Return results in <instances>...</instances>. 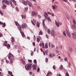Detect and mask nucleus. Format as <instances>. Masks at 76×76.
I'll list each match as a JSON object with an SVG mask.
<instances>
[{"label":"nucleus","mask_w":76,"mask_h":76,"mask_svg":"<svg viewBox=\"0 0 76 76\" xmlns=\"http://www.w3.org/2000/svg\"><path fill=\"white\" fill-rule=\"evenodd\" d=\"M32 64L31 63H28L25 66V69L27 70H30L32 68Z\"/></svg>","instance_id":"1"},{"label":"nucleus","mask_w":76,"mask_h":76,"mask_svg":"<svg viewBox=\"0 0 76 76\" xmlns=\"http://www.w3.org/2000/svg\"><path fill=\"white\" fill-rule=\"evenodd\" d=\"M11 57L13 58V59H14V56L12 55V54H11L10 53H9V56H8V58L9 59V60H10V58Z\"/></svg>","instance_id":"2"},{"label":"nucleus","mask_w":76,"mask_h":76,"mask_svg":"<svg viewBox=\"0 0 76 76\" xmlns=\"http://www.w3.org/2000/svg\"><path fill=\"white\" fill-rule=\"evenodd\" d=\"M44 16H45V18L47 19L49 22H51V19L50 17H48V16H47L45 15H44Z\"/></svg>","instance_id":"3"},{"label":"nucleus","mask_w":76,"mask_h":76,"mask_svg":"<svg viewBox=\"0 0 76 76\" xmlns=\"http://www.w3.org/2000/svg\"><path fill=\"white\" fill-rule=\"evenodd\" d=\"M33 69L34 70H37V65H33L32 66Z\"/></svg>","instance_id":"4"},{"label":"nucleus","mask_w":76,"mask_h":76,"mask_svg":"<svg viewBox=\"0 0 76 76\" xmlns=\"http://www.w3.org/2000/svg\"><path fill=\"white\" fill-rule=\"evenodd\" d=\"M56 24L57 27H59V25H62V23H60L59 22H58L57 23V21H56Z\"/></svg>","instance_id":"5"},{"label":"nucleus","mask_w":76,"mask_h":76,"mask_svg":"<svg viewBox=\"0 0 76 76\" xmlns=\"http://www.w3.org/2000/svg\"><path fill=\"white\" fill-rule=\"evenodd\" d=\"M51 34L52 36H54L55 35H56V33H55V31H54V30H52L51 32Z\"/></svg>","instance_id":"6"},{"label":"nucleus","mask_w":76,"mask_h":76,"mask_svg":"<svg viewBox=\"0 0 76 76\" xmlns=\"http://www.w3.org/2000/svg\"><path fill=\"white\" fill-rule=\"evenodd\" d=\"M65 32H66V34H67L68 37H69V38H70V33H69V31L67 30H65Z\"/></svg>","instance_id":"7"},{"label":"nucleus","mask_w":76,"mask_h":76,"mask_svg":"<svg viewBox=\"0 0 76 76\" xmlns=\"http://www.w3.org/2000/svg\"><path fill=\"white\" fill-rule=\"evenodd\" d=\"M73 38L74 39H76V33H72Z\"/></svg>","instance_id":"8"},{"label":"nucleus","mask_w":76,"mask_h":76,"mask_svg":"<svg viewBox=\"0 0 76 76\" xmlns=\"http://www.w3.org/2000/svg\"><path fill=\"white\" fill-rule=\"evenodd\" d=\"M72 29L73 30H75L76 29V26L73 25L72 26Z\"/></svg>","instance_id":"9"},{"label":"nucleus","mask_w":76,"mask_h":76,"mask_svg":"<svg viewBox=\"0 0 76 76\" xmlns=\"http://www.w3.org/2000/svg\"><path fill=\"white\" fill-rule=\"evenodd\" d=\"M55 54H50V55H49V56L50 57H51V58H52V57H55Z\"/></svg>","instance_id":"10"},{"label":"nucleus","mask_w":76,"mask_h":76,"mask_svg":"<svg viewBox=\"0 0 76 76\" xmlns=\"http://www.w3.org/2000/svg\"><path fill=\"white\" fill-rule=\"evenodd\" d=\"M26 2H27V3H28L29 7H31V6H32V3H31V2H30L28 1H26Z\"/></svg>","instance_id":"11"},{"label":"nucleus","mask_w":76,"mask_h":76,"mask_svg":"<svg viewBox=\"0 0 76 76\" xmlns=\"http://www.w3.org/2000/svg\"><path fill=\"white\" fill-rule=\"evenodd\" d=\"M26 24H23L22 26V28L23 29H24V28H26Z\"/></svg>","instance_id":"12"},{"label":"nucleus","mask_w":76,"mask_h":76,"mask_svg":"<svg viewBox=\"0 0 76 76\" xmlns=\"http://www.w3.org/2000/svg\"><path fill=\"white\" fill-rule=\"evenodd\" d=\"M22 2L23 4H24V5H25L26 6H27L28 5L26 1H22Z\"/></svg>","instance_id":"13"},{"label":"nucleus","mask_w":76,"mask_h":76,"mask_svg":"<svg viewBox=\"0 0 76 76\" xmlns=\"http://www.w3.org/2000/svg\"><path fill=\"white\" fill-rule=\"evenodd\" d=\"M52 8L53 10H54L55 9H57V5H53L52 6Z\"/></svg>","instance_id":"14"},{"label":"nucleus","mask_w":76,"mask_h":76,"mask_svg":"<svg viewBox=\"0 0 76 76\" xmlns=\"http://www.w3.org/2000/svg\"><path fill=\"white\" fill-rule=\"evenodd\" d=\"M20 32L22 34V35L23 37H25V34H24V33L22 31H20Z\"/></svg>","instance_id":"15"},{"label":"nucleus","mask_w":76,"mask_h":76,"mask_svg":"<svg viewBox=\"0 0 76 76\" xmlns=\"http://www.w3.org/2000/svg\"><path fill=\"white\" fill-rule=\"evenodd\" d=\"M7 41H5L4 43L3 44V45L4 46H6L7 45Z\"/></svg>","instance_id":"16"},{"label":"nucleus","mask_w":76,"mask_h":76,"mask_svg":"<svg viewBox=\"0 0 76 76\" xmlns=\"http://www.w3.org/2000/svg\"><path fill=\"white\" fill-rule=\"evenodd\" d=\"M6 47H7L8 49H9V48H10V45L9 44H7Z\"/></svg>","instance_id":"17"},{"label":"nucleus","mask_w":76,"mask_h":76,"mask_svg":"<svg viewBox=\"0 0 76 76\" xmlns=\"http://www.w3.org/2000/svg\"><path fill=\"white\" fill-rule=\"evenodd\" d=\"M32 13V16H34V15H37V13H36V12H33Z\"/></svg>","instance_id":"18"},{"label":"nucleus","mask_w":76,"mask_h":76,"mask_svg":"<svg viewBox=\"0 0 76 76\" xmlns=\"http://www.w3.org/2000/svg\"><path fill=\"white\" fill-rule=\"evenodd\" d=\"M18 28L19 30L21 31V30H22V27H21V26H19L18 27Z\"/></svg>","instance_id":"19"},{"label":"nucleus","mask_w":76,"mask_h":76,"mask_svg":"<svg viewBox=\"0 0 76 76\" xmlns=\"http://www.w3.org/2000/svg\"><path fill=\"white\" fill-rule=\"evenodd\" d=\"M40 25V23L37 22V27H38V28L39 27Z\"/></svg>","instance_id":"20"},{"label":"nucleus","mask_w":76,"mask_h":76,"mask_svg":"<svg viewBox=\"0 0 76 76\" xmlns=\"http://www.w3.org/2000/svg\"><path fill=\"white\" fill-rule=\"evenodd\" d=\"M44 47L45 48H48V44L47 43L45 44Z\"/></svg>","instance_id":"21"},{"label":"nucleus","mask_w":76,"mask_h":76,"mask_svg":"<svg viewBox=\"0 0 76 76\" xmlns=\"http://www.w3.org/2000/svg\"><path fill=\"white\" fill-rule=\"evenodd\" d=\"M14 60V59H13L12 58H11V59L10 60V62L11 63H13V61Z\"/></svg>","instance_id":"22"},{"label":"nucleus","mask_w":76,"mask_h":76,"mask_svg":"<svg viewBox=\"0 0 76 76\" xmlns=\"http://www.w3.org/2000/svg\"><path fill=\"white\" fill-rule=\"evenodd\" d=\"M73 23L74 25H76V21H75V19L74 18L73 19Z\"/></svg>","instance_id":"23"},{"label":"nucleus","mask_w":76,"mask_h":76,"mask_svg":"<svg viewBox=\"0 0 76 76\" xmlns=\"http://www.w3.org/2000/svg\"><path fill=\"white\" fill-rule=\"evenodd\" d=\"M15 23L16 26H19V23L17 21H15Z\"/></svg>","instance_id":"24"},{"label":"nucleus","mask_w":76,"mask_h":76,"mask_svg":"<svg viewBox=\"0 0 76 76\" xmlns=\"http://www.w3.org/2000/svg\"><path fill=\"white\" fill-rule=\"evenodd\" d=\"M6 5L5 4H4V5L2 7V9H6Z\"/></svg>","instance_id":"25"},{"label":"nucleus","mask_w":76,"mask_h":76,"mask_svg":"<svg viewBox=\"0 0 76 76\" xmlns=\"http://www.w3.org/2000/svg\"><path fill=\"white\" fill-rule=\"evenodd\" d=\"M51 74V72H50V71H48V73L47 76H49V75H50V74Z\"/></svg>","instance_id":"26"},{"label":"nucleus","mask_w":76,"mask_h":76,"mask_svg":"<svg viewBox=\"0 0 76 76\" xmlns=\"http://www.w3.org/2000/svg\"><path fill=\"white\" fill-rule=\"evenodd\" d=\"M5 3H6V4H9V1H8L7 0H6L5 1Z\"/></svg>","instance_id":"27"},{"label":"nucleus","mask_w":76,"mask_h":76,"mask_svg":"<svg viewBox=\"0 0 76 76\" xmlns=\"http://www.w3.org/2000/svg\"><path fill=\"white\" fill-rule=\"evenodd\" d=\"M42 34H43L42 31L41 30L40 31L39 35H42Z\"/></svg>","instance_id":"28"},{"label":"nucleus","mask_w":76,"mask_h":76,"mask_svg":"<svg viewBox=\"0 0 76 76\" xmlns=\"http://www.w3.org/2000/svg\"><path fill=\"white\" fill-rule=\"evenodd\" d=\"M37 41L38 42H39V41H40V39L39 38H38L37 39Z\"/></svg>","instance_id":"29"},{"label":"nucleus","mask_w":76,"mask_h":76,"mask_svg":"<svg viewBox=\"0 0 76 76\" xmlns=\"http://www.w3.org/2000/svg\"><path fill=\"white\" fill-rule=\"evenodd\" d=\"M69 50L70 52H72L73 51V49H72V48H70Z\"/></svg>","instance_id":"30"},{"label":"nucleus","mask_w":76,"mask_h":76,"mask_svg":"<svg viewBox=\"0 0 76 76\" xmlns=\"http://www.w3.org/2000/svg\"><path fill=\"white\" fill-rule=\"evenodd\" d=\"M22 63H23V65H25V64H26V62H25V61H22Z\"/></svg>","instance_id":"31"},{"label":"nucleus","mask_w":76,"mask_h":76,"mask_svg":"<svg viewBox=\"0 0 76 76\" xmlns=\"http://www.w3.org/2000/svg\"><path fill=\"white\" fill-rule=\"evenodd\" d=\"M12 42H13L15 41V39H14V38L13 37H12Z\"/></svg>","instance_id":"32"},{"label":"nucleus","mask_w":76,"mask_h":76,"mask_svg":"<svg viewBox=\"0 0 76 76\" xmlns=\"http://www.w3.org/2000/svg\"><path fill=\"white\" fill-rule=\"evenodd\" d=\"M2 26L3 28H5V26H6V23H4L2 25Z\"/></svg>","instance_id":"33"},{"label":"nucleus","mask_w":76,"mask_h":76,"mask_svg":"<svg viewBox=\"0 0 76 76\" xmlns=\"http://www.w3.org/2000/svg\"><path fill=\"white\" fill-rule=\"evenodd\" d=\"M48 33L49 34H50V33H51L50 30L48 29Z\"/></svg>","instance_id":"34"},{"label":"nucleus","mask_w":76,"mask_h":76,"mask_svg":"<svg viewBox=\"0 0 76 76\" xmlns=\"http://www.w3.org/2000/svg\"><path fill=\"white\" fill-rule=\"evenodd\" d=\"M67 19H68V20H69V19H70V17H69V15L68 14L67 15Z\"/></svg>","instance_id":"35"},{"label":"nucleus","mask_w":76,"mask_h":76,"mask_svg":"<svg viewBox=\"0 0 76 76\" xmlns=\"http://www.w3.org/2000/svg\"><path fill=\"white\" fill-rule=\"evenodd\" d=\"M63 33L64 35V36H66V33H65V31H64L63 32Z\"/></svg>","instance_id":"36"},{"label":"nucleus","mask_w":76,"mask_h":76,"mask_svg":"<svg viewBox=\"0 0 76 76\" xmlns=\"http://www.w3.org/2000/svg\"><path fill=\"white\" fill-rule=\"evenodd\" d=\"M21 16L22 17V18L23 19H25V16L23 15H21Z\"/></svg>","instance_id":"37"},{"label":"nucleus","mask_w":76,"mask_h":76,"mask_svg":"<svg viewBox=\"0 0 76 76\" xmlns=\"http://www.w3.org/2000/svg\"><path fill=\"white\" fill-rule=\"evenodd\" d=\"M43 24V26L44 28V29L46 28V26H45V24Z\"/></svg>","instance_id":"38"},{"label":"nucleus","mask_w":76,"mask_h":76,"mask_svg":"<svg viewBox=\"0 0 76 76\" xmlns=\"http://www.w3.org/2000/svg\"><path fill=\"white\" fill-rule=\"evenodd\" d=\"M63 65H61V67H59V69H60L61 70L62 69H63Z\"/></svg>","instance_id":"39"},{"label":"nucleus","mask_w":76,"mask_h":76,"mask_svg":"<svg viewBox=\"0 0 76 76\" xmlns=\"http://www.w3.org/2000/svg\"><path fill=\"white\" fill-rule=\"evenodd\" d=\"M8 74L10 75H12V72L10 71H9L8 72Z\"/></svg>","instance_id":"40"},{"label":"nucleus","mask_w":76,"mask_h":76,"mask_svg":"<svg viewBox=\"0 0 76 76\" xmlns=\"http://www.w3.org/2000/svg\"><path fill=\"white\" fill-rule=\"evenodd\" d=\"M0 13L1 14V15L2 16V15H3V13L1 12V11L0 10Z\"/></svg>","instance_id":"41"},{"label":"nucleus","mask_w":76,"mask_h":76,"mask_svg":"<svg viewBox=\"0 0 76 76\" xmlns=\"http://www.w3.org/2000/svg\"><path fill=\"white\" fill-rule=\"evenodd\" d=\"M40 70V69H39V68H38L37 69V72H39V70Z\"/></svg>","instance_id":"42"},{"label":"nucleus","mask_w":76,"mask_h":76,"mask_svg":"<svg viewBox=\"0 0 76 76\" xmlns=\"http://www.w3.org/2000/svg\"><path fill=\"white\" fill-rule=\"evenodd\" d=\"M34 63H35V64H37V60L35 59L34 60Z\"/></svg>","instance_id":"43"},{"label":"nucleus","mask_w":76,"mask_h":76,"mask_svg":"<svg viewBox=\"0 0 76 76\" xmlns=\"http://www.w3.org/2000/svg\"><path fill=\"white\" fill-rule=\"evenodd\" d=\"M28 10V8L26 7L25 8L24 11L26 12Z\"/></svg>","instance_id":"44"},{"label":"nucleus","mask_w":76,"mask_h":76,"mask_svg":"<svg viewBox=\"0 0 76 76\" xmlns=\"http://www.w3.org/2000/svg\"><path fill=\"white\" fill-rule=\"evenodd\" d=\"M31 22L32 24H33V25H34V26H35V23H34L33 20H31Z\"/></svg>","instance_id":"45"},{"label":"nucleus","mask_w":76,"mask_h":76,"mask_svg":"<svg viewBox=\"0 0 76 76\" xmlns=\"http://www.w3.org/2000/svg\"><path fill=\"white\" fill-rule=\"evenodd\" d=\"M48 50H46L45 51V53H46V55H47L48 54Z\"/></svg>","instance_id":"46"},{"label":"nucleus","mask_w":76,"mask_h":76,"mask_svg":"<svg viewBox=\"0 0 76 76\" xmlns=\"http://www.w3.org/2000/svg\"><path fill=\"white\" fill-rule=\"evenodd\" d=\"M66 76H69V73L68 72H66Z\"/></svg>","instance_id":"47"},{"label":"nucleus","mask_w":76,"mask_h":76,"mask_svg":"<svg viewBox=\"0 0 76 76\" xmlns=\"http://www.w3.org/2000/svg\"><path fill=\"white\" fill-rule=\"evenodd\" d=\"M45 19H44L43 20L42 24H45V23H44V22H45Z\"/></svg>","instance_id":"48"},{"label":"nucleus","mask_w":76,"mask_h":76,"mask_svg":"<svg viewBox=\"0 0 76 76\" xmlns=\"http://www.w3.org/2000/svg\"><path fill=\"white\" fill-rule=\"evenodd\" d=\"M33 20L34 23H36V22H37V21L36 20H35V19H33Z\"/></svg>","instance_id":"49"},{"label":"nucleus","mask_w":76,"mask_h":76,"mask_svg":"<svg viewBox=\"0 0 76 76\" xmlns=\"http://www.w3.org/2000/svg\"><path fill=\"white\" fill-rule=\"evenodd\" d=\"M64 60L65 61H67V57L65 58Z\"/></svg>","instance_id":"50"},{"label":"nucleus","mask_w":76,"mask_h":76,"mask_svg":"<svg viewBox=\"0 0 76 76\" xmlns=\"http://www.w3.org/2000/svg\"><path fill=\"white\" fill-rule=\"evenodd\" d=\"M42 48H45V47H44V43H43L42 44Z\"/></svg>","instance_id":"51"},{"label":"nucleus","mask_w":76,"mask_h":76,"mask_svg":"<svg viewBox=\"0 0 76 76\" xmlns=\"http://www.w3.org/2000/svg\"><path fill=\"white\" fill-rule=\"evenodd\" d=\"M45 62H46V63H47V62H48V58H46L45 59Z\"/></svg>","instance_id":"52"},{"label":"nucleus","mask_w":76,"mask_h":76,"mask_svg":"<svg viewBox=\"0 0 76 76\" xmlns=\"http://www.w3.org/2000/svg\"><path fill=\"white\" fill-rule=\"evenodd\" d=\"M44 14H45V15L47 16L48 15V14H47V13L46 12H45Z\"/></svg>","instance_id":"53"},{"label":"nucleus","mask_w":76,"mask_h":76,"mask_svg":"<svg viewBox=\"0 0 76 76\" xmlns=\"http://www.w3.org/2000/svg\"><path fill=\"white\" fill-rule=\"evenodd\" d=\"M13 3H15V6H16V4H15V3H16V1H15V0H14L12 2Z\"/></svg>","instance_id":"54"},{"label":"nucleus","mask_w":76,"mask_h":76,"mask_svg":"<svg viewBox=\"0 0 76 76\" xmlns=\"http://www.w3.org/2000/svg\"><path fill=\"white\" fill-rule=\"evenodd\" d=\"M70 66H71V63L70 62L69 63V67H70Z\"/></svg>","instance_id":"55"},{"label":"nucleus","mask_w":76,"mask_h":76,"mask_svg":"<svg viewBox=\"0 0 76 76\" xmlns=\"http://www.w3.org/2000/svg\"><path fill=\"white\" fill-rule=\"evenodd\" d=\"M28 61L29 63H32V60H28Z\"/></svg>","instance_id":"56"},{"label":"nucleus","mask_w":76,"mask_h":76,"mask_svg":"<svg viewBox=\"0 0 76 76\" xmlns=\"http://www.w3.org/2000/svg\"><path fill=\"white\" fill-rule=\"evenodd\" d=\"M16 10H17V12H19V9H18L17 8V7H16Z\"/></svg>","instance_id":"57"},{"label":"nucleus","mask_w":76,"mask_h":76,"mask_svg":"<svg viewBox=\"0 0 76 76\" xmlns=\"http://www.w3.org/2000/svg\"><path fill=\"white\" fill-rule=\"evenodd\" d=\"M0 25H3V23L0 21Z\"/></svg>","instance_id":"58"},{"label":"nucleus","mask_w":76,"mask_h":76,"mask_svg":"<svg viewBox=\"0 0 76 76\" xmlns=\"http://www.w3.org/2000/svg\"><path fill=\"white\" fill-rule=\"evenodd\" d=\"M47 13L49 15H51V13L50 12H48Z\"/></svg>","instance_id":"59"},{"label":"nucleus","mask_w":76,"mask_h":76,"mask_svg":"<svg viewBox=\"0 0 76 76\" xmlns=\"http://www.w3.org/2000/svg\"><path fill=\"white\" fill-rule=\"evenodd\" d=\"M53 69H56V68H55V65H54L53 66Z\"/></svg>","instance_id":"60"},{"label":"nucleus","mask_w":76,"mask_h":76,"mask_svg":"<svg viewBox=\"0 0 76 76\" xmlns=\"http://www.w3.org/2000/svg\"><path fill=\"white\" fill-rule=\"evenodd\" d=\"M46 37L48 39V35H47V34H46Z\"/></svg>","instance_id":"61"},{"label":"nucleus","mask_w":76,"mask_h":76,"mask_svg":"<svg viewBox=\"0 0 76 76\" xmlns=\"http://www.w3.org/2000/svg\"><path fill=\"white\" fill-rule=\"evenodd\" d=\"M38 17L39 18H41V16L40 15H38Z\"/></svg>","instance_id":"62"},{"label":"nucleus","mask_w":76,"mask_h":76,"mask_svg":"<svg viewBox=\"0 0 76 76\" xmlns=\"http://www.w3.org/2000/svg\"><path fill=\"white\" fill-rule=\"evenodd\" d=\"M33 45L34 46L35 45V42H33Z\"/></svg>","instance_id":"63"},{"label":"nucleus","mask_w":76,"mask_h":76,"mask_svg":"<svg viewBox=\"0 0 76 76\" xmlns=\"http://www.w3.org/2000/svg\"><path fill=\"white\" fill-rule=\"evenodd\" d=\"M52 16H53V17H54V14L52 13Z\"/></svg>","instance_id":"64"}]
</instances>
